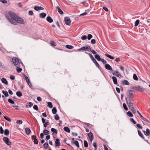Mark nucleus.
I'll list each match as a JSON object with an SVG mask.
<instances>
[{"label": "nucleus", "instance_id": "43", "mask_svg": "<svg viewBox=\"0 0 150 150\" xmlns=\"http://www.w3.org/2000/svg\"><path fill=\"white\" fill-rule=\"evenodd\" d=\"M66 47L68 49H72L74 48L73 46L69 45H66Z\"/></svg>", "mask_w": 150, "mask_h": 150}, {"label": "nucleus", "instance_id": "2", "mask_svg": "<svg viewBox=\"0 0 150 150\" xmlns=\"http://www.w3.org/2000/svg\"><path fill=\"white\" fill-rule=\"evenodd\" d=\"M131 89L135 90L139 92H142L145 90V88L140 86H135L131 87Z\"/></svg>", "mask_w": 150, "mask_h": 150}, {"label": "nucleus", "instance_id": "27", "mask_svg": "<svg viewBox=\"0 0 150 150\" xmlns=\"http://www.w3.org/2000/svg\"><path fill=\"white\" fill-rule=\"evenodd\" d=\"M141 119L142 120H143L145 121H146L147 122V123L148 124L150 125V121H149V120H147L143 116L141 118Z\"/></svg>", "mask_w": 150, "mask_h": 150}, {"label": "nucleus", "instance_id": "57", "mask_svg": "<svg viewBox=\"0 0 150 150\" xmlns=\"http://www.w3.org/2000/svg\"><path fill=\"white\" fill-rule=\"evenodd\" d=\"M130 109L132 111V112L134 114H135V113H136V110L135 108H131V109Z\"/></svg>", "mask_w": 150, "mask_h": 150}, {"label": "nucleus", "instance_id": "63", "mask_svg": "<svg viewBox=\"0 0 150 150\" xmlns=\"http://www.w3.org/2000/svg\"><path fill=\"white\" fill-rule=\"evenodd\" d=\"M16 123L19 124H22L23 123V121L21 120H18L17 121Z\"/></svg>", "mask_w": 150, "mask_h": 150}, {"label": "nucleus", "instance_id": "20", "mask_svg": "<svg viewBox=\"0 0 150 150\" xmlns=\"http://www.w3.org/2000/svg\"><path fill=\"white\" fill-rule=\"evenodd\" d=\"M46 13L42 12L40 14L39 16L41 18H43L46 16Z\"/></svg>", "mask_w": 150, "mask_h": 150}, {"label": "nucleus", "instance_id": "17", "mask_svg": "<svg viewBox=\"0 0 150 150\" xmlns=\"http://www.w3.org/2000/svg\"><path fill=\"white\" fill-rule=\"evenodd\" d=\"M122 83L123 85H129L130 84L129 83L127 80H125L122 81Z\"/></svg>", "mask_w": 150, "mask_h": 150}, {"label": "nucleus", "instance_id": "33", "mask_svg": "<svg viewBox=\"0 0 150 150\" xmlns=\"http://www.w3.org/2000/svg\"><path fill=\"white\" fill-rule=\"evenodd\" d=\"M17 67L16 70L18 73L20 72L22 70L21 68L20 67V66H16Z\"/></svg>", "mask_w": 150, "mask_h": 150}, {"label": "nucleus", "instance_id": "56", "mask_svg": "<svg viewBox=\"0 0 150 150\" xmlns=\"http://www.w3.org/2000/svg\"><path fill=\"white\" fill-rule=\"evenodd\" d=\"M136 126L137 127L139 128L140 129H142V127L139 124H137Z\"/></svg>", "mask_w": 150, "mask_h": 150}, {"label": "nucleus", "instance_id": "55", "mask_svg": "<svg viewBox=\"0 0 150 150\" xmlns=\"http://www.w3.org/2000/svg\"><path fill=\"white\" fill-rule=\"evenodd\" d=\"M4 132V130L1 126L0 127V133L1 134H3Z\"/></svg>", "mask_w": 150, "mask_h": 150}, {"label": "nucleus", "instance_id": "6", "mask_svg": "<svg viewBox=\"0 0 150 150\" xmlns=\"http://www.w3.org/2000/svg\"><path fill=\"white\" fill-rule=\"evenodd\" d=\"M64 21L65 24L68 25H70L71 21L69 17H66L64 18Z\"/></svg>", "mask_w": 150, "mask_h": 150}, {"label": "nucleus", "instance_id": "30", "mask_svg": "<svg viewBox=\"0 0 150 150\" xmlns=\"http://www.w3.org/2000/svg\"><path fill=\"white\" fill-rule=\"evenodd\" d=\"M86 50L87 51H91V48L90 46L88 45L86 46H85Z\"/></svg>", "mask_w": 150, "mask_h": 150}, {"label": "nucleus", "instance_id": "11", "mask_svg": "<svg viewBox=\"0 0 150 150\" xmlns=\"http://www.w3.org/2000/svg\"><path fill=\"white\" fill-rule=\"evenodd\" d=\"M32 138L33 140H34L33 142L35 144H38V139H36V137L35 135H33L32 137Z\"/></svg>", "mask_w": 150, "mask_h": 150}, {"label": "nucleus", "instance_id": "1", "mask_svg": "<svg viewBox=\"0 0 150 150\" xmlns=\"http://www.w3.org/2000/svg\"><path fill=\"white\" fill-rule=\"evenodd\" d=\"M6 17L8 20L11 24L17 25L19 23L24 24L25 22L24 19L17 16L16 14L12 11H9L6 14Z\"/></svg>", "mask_w": 150, "mask_h": 150}, {"label": "nucleus", "instance_id": "28", "mask_svg": "<svg viewBox=\"0 0 150 150\" xmlns=\"http://www.w3.org/2000/svg\"><path fill=\"white\" fill-rule=\"evenodd\" d=\"M4 134L6 136L8 135L9 134V131L7 129L5 130Z\"/></svg>", "mask_w": 150, "mask_h": 150}, {"label": "nucleus", "instance_id": "12", "mask_svg": "<svg viewBox=\"0 0 150 150\" xmlns=\"http://www.w3.org/2000/svg\"><path fill=\"white\" fill-rule=\"evenodd\" d=\"M112 74L113 75L117 77H119L120 76H121V75L120 74L119 72L117 71H115L114 72L112 73Z\"/></svg>", "mask_w": 150, "mask_h": 150}, {"label": "nucleus", "instance_id": "14", "mask_svg": "<svg viewBox=\"0 0 150 150\" xmlns=\"http://www.w3.org/2000/svg\"><path fill=\"white\" fill-rule=\"evenodd\" d=\"M56 9L57 10L58 12L60 14L62 15L63 14V12L62 10L58 6H57L56 7Z\"/></svg>", "mask_w": 150, "mask_h": 150}, {"label": "nucleus", "instance_id": "32", "mask_svg": "<svg viewBox=\"0 0 150 150\" xmlns=\"http://www.w3.org/2000/svg\"><path fill=\"white\" fill-rule=\"evenodd\" d=\"M51 131L53 132L52 134L54 133L56 134H57V131L56 129L54 128H52L51 129Z\"/></svg>", "mask_w": 150, "mask_h": 150}, {"label": "nucleus", "instance_id": "24", "mask_svg": "<svg viewBox=\"0 0 150 150\" xmlns=\"http://www.w3.org/2000/svg\"><path fill=\"white\" fill-rule=\"evenodd\" d=\"M138 132L139 135L143 139H144V135L139 130H138Z\"/></svg>", "mask_w": 150, "mask_h": 150}, {"label": "nucleus", "instance_id": "54", "mask_svg": "<svg viewBox=\"0 0 150 150\" xmlns=\"http://www.w3.org/2000/svg\"><path fill=\"white\" fill-rule=\"evenodd\" d=\"M59 117L57 114H56L55 115V119L56 120H58L59 119Z\"/></svg>", "mask_w": 150, "mask_h": 150}, {"label": "nucleus", "instance_id": "5", "mask_svg": "<svg viewBox=\"0 0 150 150\" xmlns=\"http://www.w3.org/2000/svg\"><path fill=\"white\" fill-rule=\"evenodd\" d=\"M3 141L5 143L8 145H10L11 144V143L10 141V139L7 137H4L3 138Z\"/></svg>", "mask_w": 150, "mask_h": 150}, {"label": "nucleus", "instance_id": "58", "mask_svg": "<svg viewBox=\"0 0 150 150\" xmlns=\"http://www.w3.org/2000/svg\"><path fill=\"white\" fill-rule=\"evenodd\" d=\"M87 38V37L85 35H83V36L81 38V39L82 40H84L86 39Z\"/></svg>", "mask_w": 150, "mask_h": 150}, {"label": "nucleus", "instance_id": "4", "mask_svg": "<svg viewBox=\"0 0 150 150\" xmlns=\"http://www.w3.org/2000/svg\"><path fill=\"white\" fill-rule=\"evenodd\" d=\"M89 55L90 58H91V59L92 60V61L94 63V64H95L96 66L99 69L100 68V66L98 63V62H97L96 60L93 57V56L92 55L89 54Z\"/></svg>", "mask_w": 150, "mask_h": 150}, {"label": "nucleus", "instance_id": "50", "mask_svg": "<svg viewBox=\"0 0 150 150\" xmlns=\"http://www.w3.org/2000/svg\"><path fill=\"white\" fill-rule=\"evenodd\" d=\"M123 107L124 109L125 110H128V108L127 107V105H126V104H125V103H123Z\"/></svg>", "mask_w": 150, "mask_h": 150}, {"label": "nucleus", "instance_id": "52", "mask_svg": "<svg viewBox=\"0 0 150 150\" xmlns=\"http://www.w3.org/2000/svg\"><path fill=\"white\" fill-rule=\"evenodd\" d=\"M50 42L51 45L53 46H56V44L54 41H51Z\"/></svg>", "mask_w": 150, "mask_h": 150}, {"label": "nucleus", "instance_id": "45", "mask_svg": "<svg viewBox=\"0 0 150 150\" xmlns=\"http://www.w3.org/2000/svg\"><path fill=\"white\" fill-rule=\"evenodd\" d=\"M81 50H86L85 46L77 50V51H80Z\"/></svg>", "mask_w": 150, "mask_h": 150}, {"label": "nucleus", "instance_id": "25", "mask_svg": "<svg viewBox=\"0 0 150 150\" xmlns=\"http://www.w3.org/2000/svg\"><path fill=\"white\" fill-rule=\"evenodd\" d=\"M64 130L66 132L70 133V130L67 127H65L64 128Z\"/></svg>", "mask_w": 150, "mask_h": 150}, {"label": "nucleus", "instance_id": "7", "mask_svg": "<svg viewBox=\"0 0 150 150\" xmlns=\"http://www.w3.org/2000/svg\"><path fill=\"white\" fill-rule=\"evenodd\" d=\"M26 82L30 88L32 86V84L30 81L29 78L26 75L25 76Z\"/></svg>", "mask_w": 150, "mask_h": 150}, {"label": "nucleus", "instance_id": "16", "mask_svg": "<svg viewBox=\"0 0 150 150\" xmlns=\"http://www.w3.org/2000/svg\"><path fill=\"white\" fill-rule=\"evenodd\" d=\"M60 143L59 142V140L58 139H56V141L55 142V146H60Z\"/></svg>", "mask_w": 150, "mask_h": 150}, {"label": "nucleus", "instance_id": "39", "mask_svg": "<svg viewBox=\"0 0 150 150\" xmlns=\"http://www.w3.org/2000/svg\"><path fill=\"white\" fill-rule=\"evenodd\" d=\"M127 114L130 117H132L133 116V114L132 112L130 111H129L127 112Z\"/></svg>", "mask_w": 150, "mask_h": 150}, {"label": "nucleus", "instance_id": "37", "mask_svg": "<svg viewBox=\"0 0 150 150\" xmlns=\"http://www.w3.org/2000/svg\"><path fill=\"white\" fill-rule=\"evenodd\" d=\"M28 104L29 105H27L26 106V108H27L31 107L33 105V103L31 102H29Z\"/></svg>", "mask_w": 150, "mask_h": 150}, {"label": "nucleus", "instance_id": "44", "mask_svg": "<svg viewBox=\"0 0 150 150\" xmlns=\"http://www.w3.org/2000/svg\"><path fill=\"white\" fill-rule=\"evenodd\" d=\"M139 22H140V21L139 20H137L135 22V24H134L135 26H137L139 23Z\"/></svg>", "mask_w": 150, "mask_h": 150}, {"label": "nucleus", "instance_id": "9", "mask_svg": "<svg viewBox=\"0 0 150 150\" xmlns=\"http://www.w3.org/2000/svg\"><path fill=\"white\" fill-rule=\"evenodd\" d=\"M146 131L143 130V132L146 136H149L150 134V131L148 128L146 129Z\"/></svg>", "mask_w": 150, "mask_h": 150}, {"label": "nucleus", "instance_id": "10", "mask_svg": "<svg viewBox=\"0 0 150 150\" xmlns=\"http://www.w3.org/2000/svg\"><path fill=\"white\" fill-rule=\"evenodd\" d=\"M127 103H132L134 101L133 98L127 97L126 98Z\"/></svg>", "mask_w": 150, "mask_h": 150}, {"label": "nucleus", "instance_id": "22", "mask_svg": "<svg viewBox=\"0 0 150 150\" xmlns=\"http://www.w3.org/2000/svg\"><path fill=\"white\" fill-rule=\"evenodd\" d=\"M1 81L3 83H4L6 85H8V82L6 80V79L4 78H3L1 79Z\"/></svg>", "mask_w": 150, "mask_h": 150}, {"label": "nucleus", "instance_id": "21", "mask_svg": "<svg viewBox=\"0 0 150 150\" xmlns=\"http://www.w3.org/2000/svg\"><path fill=\"white\" fill-rule=\"evenodd\" d=\"M47 21L50 23H51L53 21V19L50 16H48L47 17Z\"/></svg>", "mask_w": 150, "mask_h": 150}, {"label": "nucleus", "instance_id": "41", "mask_svg": "<svg viewBox=\"0 0 150 150\" xmlns=\"http://www.w3.org/2000/svg\"><path fill=\"white\" fill-rule=\"evenodd\" d=\"M48 146H49L47 142H45L44 144V147L46 149H47L48 148Z\"/></svg>", "mask_w": 150, "mask_h": 150}, {"label": "nucleus", "instance_id": "42", "mask_svg": "<svg viewBox=\"0 0 150 150\" xmlns=\"http://www.w3.org/2000/svg\"><path fill=\"white\" fill-rule=\"evenodd\" d=\"M133 78L135 81H137L138 79V78L135 74H134L133 76Z\"/></svg>", "mask_w": 150, "mask_h": 150}, {"label": "nucleus", "instance_id": "38", "mask_svg": "<svg viewBox=\"0 0 150 150\" xmlns=\"http://www.w3.org/2000/svg\"><path fill=\"white\" fill-rule=\"evenodd\" d=\"M43 133L45 135H47L50 134L49 132L47 130H44L43 132Z\"/></svg>", "mask_w": 150, "mask_h": 150}, {"label": "nucleus", "instance_id": "49", "mask_svg": "<svg viewBox=\"0 0 150 150\" xmlns=\"http://www.w3.org/2000/svg\"><path fill=\"white\" fill-rule=\"evenodd\" d=\"M84 146L85 147H88V144L86 140L84 141Z\"/></svg>", "mask_w": 150, "mask_h": 150}, {"label": "nucleus", "instance_id": "31", "mask_svg": "<svg viewBox=\"0 0 150 150\" xmlns=\"http://www.w3.org/2000/svg\"><path fill=\"white\" fill-rule=\"evenodd\" d=\"M95 57L98 61H100L102 59H101L99 55L98 54L95 55Z\"/></svg>", "mask_w": 150, "mask_h": 150}, {"label": "nucleus", "instance_id": "18", "mask_svg": "<svg viewBox=\"0 0 150 150\" xmlns=\"http://www.w3.org/2000/svg\"><path fill=\"white\" fill-rule=\"evenodd\" d=\"M132 92H134V91L132 90H130L129 91L128 97L133 98V94Z\"/></svg>", "mask_w": 150, "mask_h": 150}, {"label": "nucleus", "instance_id": "48", "mask_svg": "<svg viewBox=\"0 0 150 150\" xmlns=\"http://www.w3.org/2000/svg\"><path fill=\"white\" fill-rule=\"evenodd\" d=\"M74 143L78 148L79 147V144L77 141H75Z\"/></svg>", "mask_w": 150, "mask_h": 150}, {"label": "nucleus", "instance_id": "35", "mask_svg": "<svg viewBox=\"0 0 150 150\" xmlns=\"http://www.w3.org/2000/svg\"><path fill=\"white\" fill-rule=\"evenodd\" d=\"M2 92L4 94V96L6 97H8V96L9 95L8 93L6 91H5L4 90L2 91Z\"/></svg>", "mask_w": 150, "mask_h": 150}, {"label": "nucleus", "instance_id": "64", "mask_svg": "<svg viewBox=\"0 0 150 150\" xmlns=\"http://www.w3.org/2000/svg\"><path fill=\"white\" fill-rule=\"evenodd\" d=\"M120 58L119 57H118V58H116L115 60V61L116 62H119L120 61Z\"/></svg>", "mask_w": 150, "mask_h": 150}, {"label": "nucleus", "instance_id": "40", "mask_svg": "<svg viewBox=\"0 0 150 150\" xmlns=\"http://www.w3.org/2000/svg\"><path fill=\"white\" fill-rule=\"evenodd\" d=\"M47 104V106L50 108H51L53 107V106L52 105V103L51 102H48Z\"/></svg>", "mask_w": 150, "mask_h": 150}, {"label": "nucleus", "instance_id": "46", "mask_svg": "<svg viewBox=\"0 0 150 150\" xmlns=\"http://www.w3.org/2000/svg\"><path fill=\"white\" fill-rule=\"evenodd\" d=\"M8 101L9 103H10L12 104H15L13 100L11 99H8Z\"/></svg>", "mask_w": 150, "mask_h": 150}, {"label": "nucleus", "instance_id": "19", "mask_svg": "<svg viewBox=\"0 0 150 150\" xmlns=\"http://www.w3.org/2000/svg\"><path fill=\"white\" fill-rule=\"evenodd\" d=\"M25 132L26 134L27 135H29L31 131L29 128L26 127L25 129Z\"/></svg>", "mask_w": 150, "mask_h": 150}, {"label": "nucleus", "instance_id": "13", "mask_svg": "<svg viewBox=\"0 0 150 150\" xmlns=\"http://www.w3.org/2000/svg\"><path fill=\"white\" fill-rule=\"evenodd\" d=\"M105 68L106 69L110 71L112 70V68L110 65L108 64H106L105 65Z\"/></svg>", "mask_w": 150, "mask_h": 150}, {"label": "nucleus", "instance_id": "36", "mask_svg": "<svg viewBox=\"0 0 150 150\" xmlns=\"http://www.w3.org/2000/svg\"><path fill=\"white\" fill-rule=\"evenodd\" d=\"M16 94L17 96H18L20 97L22 96V93L20 91H17L16 93Z\"/></svg>", "mask_w": 150, "mask_h": 150}, {"label": "nucleus", "instance_id": "26", "mask_svg": "<svg viewBox=\"0 0 150 150\" xmlns=\"http://www.w3.org/2000/svg\"><path fill=\"white\" fill-rule=\"evenodd\" d=\"M105 56L106 57H108L112 59H113L114 58V57L112 56H111L110 55V54L108 53L105 54Z\"/></svg>", "mask_w": 150, "mask_h": 150}, {"label": "nucleus", "instance_id": "51", "mask_svg": "<svg viewBox=\"0 0 150 150\" xmlns=\"http://www.w3.org/2000/svg\"><path fill=\"white\" fill-rule=\"evenodd\" d=\"M33 109L35 110L38 111V106L37 105H34L33 106Z\"/></svg>", "mask_w": 150, "mask_h": 150}, {"label": "nucleus", "instance_id": "8", "mask_svg": "<svg viewBox=\"0 0 150 150\" xmlns=\"http://www.w3.org/2000/svg\"><path fill=\"white\" fill-rule=\"evenodd\" d=\"M88 136L90 140L92 142L93 139L94 137L93 134L91 132H90L88 134Z\"/></svg>", "mask_w": 150, "mask_h": 150}, {"label": "nucleus", "instance_id": "23", "mask_svg": "<svg viewBox=\"0 0 150 150\" xmlns=\"http://www.w3.org/2000/svg\"><path fill=\"white\" fill-rule=\"evenodd\" d=\"M112 79L114 83L115 84H116L117 83V80L115 76H113L112 78Z\"/></svg>", "mask_w": 150, "mask_h": 150}, {"label": "nucleus", "instance_id": "29", "mask_svg": "<svg viewBox=\"0 0 150 150\" xmlns=\"http://www.w3.org/2000/svg\"><path fill=\"white\" fill-rule=\"evenodd\" d=\"M127 104L128 105L130 109H131L134 108L133 102Z\"/></svg>", "mask_w": 150, "mask_h": 150}, {"label": "nucleus", "instance_id": "53", "mask_svg": "<svg viewBox=\"0 0 150 150\" xmlns=\"http://www.w3.org/2000/svg\"><path fill=\"white\" fill-rule=\"evenodd\" d=\"M93 37V36L91 34H89L88 35V40H90Z\"/></svg>", "mask_w": 150, "mask_h": 150}, {"label": "nucleus", "instance_id": "15", "mask_svg": "<svg viewBox=\"0 0 150 150\" xmlns=\"http://www.w3.org/2000/svg\"><path fill=\"white\" fill-rule=\"evenodd\" d=\"M34 9L37 11H38L39 10H43L44 9V8L42 7L38 6H35Z\"/></svg>", "mask_w": 150, "mask_h": 150}, {"label": "nucleus", "instance_id": "3", "mask_svg": "<svg viewBox=\"0 0 150 150\" xmlns=\"http://www.w3.org/2000/svg\"><path fill=\"white\" fill-rule=\"evenodd\" d=\"M12 61L15 66H20V61L18 58L13 57L12 58Z\"/></svg>", "mask_w": 150, "mask_h": 150}, {"label": "nucleus", "instance_id": "61", "mask_svg": "<svg viewBox=\"0 0 150 150\" xmlns=\"http://www.w3.org/2000/svg\"><path fill=\"white\" fill-rule=\"evenodd\" d=\"M91 43L93 44H95L96 43V41L95 39H93L91 41Z\"/></svg>", "mask_w": 150, "mask_h": 150}, {"label": "nucleus", "instance_id": "47", "mask_svg": "<svg viewBox=\"0 0 150 150\" xmlns=\"http://www.w3.org/2000/svg\"><path fill=\"white\" fill-rule=\"evenodd\" d=\"M4 118L5 120H7L8 121L10 122L11 121V119L10 118H9L8 117H7L6 116H4Z\"/></svg>", "mask_w": 150, "mask_h": 150}, {"label": "nucleus", "instance_id": "60", "mask_svg": "<svg viewBox=\"0 0 150 150\" xmlns=\"http://www.w3.org/2000/svg\"><path fill=\"white\" fill-rule=\"evenodd\" d=\"M49 125V122H45L44 124V126L45 127H47V126Z\"/></svg>", "mask_w": 150, "mask_h": 150}, {"label": "nucleus", "instance_id": "34", "mask_svg": "<svg viewBox=\"0 0 150 150\" xmlns=\"http://www.w3.org/2000/svg\"><path fill=\"white\" fill-rule=\"evenodd\" d=\"M52 111L53 114H56L57 112L56 108L55 107H54L52 109Z\"/></svg>", "mask_w": 150, "mask_h": 150}, {"label": "nucleus", "instance_id": "62", "mask_svg": "<svg viewBox=\"0 0 150 150\" xmlns=\"http://www.w3.org/2000/svg\"><path fill=\"white\" fill-rule=\"evenodd\" d=\"M28 14L32 16L33 15V13L32 11H30L28 12Z\"/></svg>", "mask_w": 150, "mask_h": 150}, {"label": "nucleus", "instance_id": "59", "mask_svg": "<svg viewBox=\"0 0 150 150\" xmlns=\"http://www.w3.org/2000/svg\"><path fill=\"white\" fill-rule=\"evenodd\" d=\"M130 121L132 122L134 124H136V122L132 118H131L130 119Z\"/></svg>", "mask_w": 150, "mask_h": 150}]
</instances>
